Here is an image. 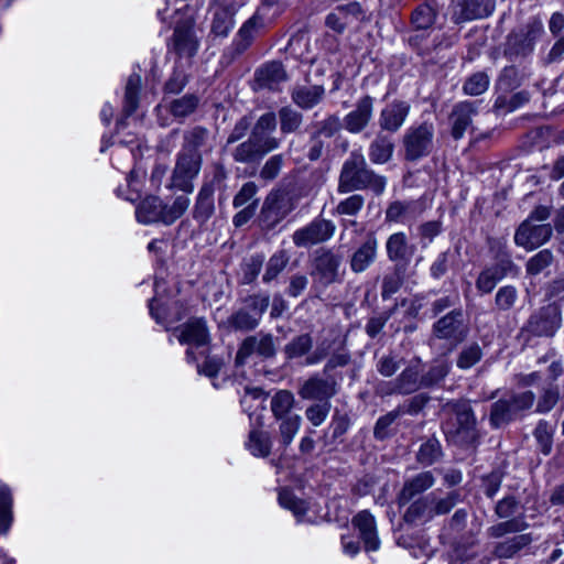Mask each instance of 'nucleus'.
Here are the masks:
<instances>
[{"label":"nucleus","mask_w":564,"mask_h":564,"mask_svg":"<svg viewBox=\"0 0 564 564\" xmlns=\"http://www.w3.org/2000/svg\"><path fill=\"white\" fill-rule=\"evenodd\" d=\"M445 420L443 432L448 443L462 447H474L479 440L477 419L467 400H452L442 406Z\"/></svg>","instance_id":"1"},{"label":"nucleus","mask_w":564,"mask_h":564,"mask_svg":"<svg viewBox=\"0 0 564 564\" xmlns=\"http://www.w3.org/2000/svg\"><path fill=\"white\" fill-rule=\"evenodd\" d=\"M386 185L387 178L368 167L364 154L352 151L341 166L337 189L346 194L368 188L376 195H381Z\"/></svg>","instance_id":"2"},{"label":"nucleus","mask_w":564,"mask_h":564,"mask_svg":"<svg viewBox=\"0 0 564 564\" xmlns=\"http://www.w3.org/2000/svg\"><path fill=\"white\" fill-rule=\"evenodd\" d=\"M207 130L200 127L194 128L184 137V149L188 154H184L178 160V189L191 193L194 189L193 180L200 170L199 148L204 145L207 138Z\"/></svg>","instance_id":"3"},{"label":"nucleus","mask_w":564,"mask_h":564,"mask_svg":"<svg viewBox=\"0 0 564 564\" xmlns=\"http://www.w3.org/2000/svg\"><path fill=\"white\" fill-rule=\"evenodd\" d=\"M434 137L433 122L424 121L409 127L402 138L405 160L417 161L430 155L434 147Z\"/></svg>","instance_id":"4"},{"label":"nucleus","mask_w":564,"mask_h":564,"mask_svg":"<svg viewBox=\"0 0 564 564\" xmlns=\"http://www.w3.org/2000/svg\"><path fill=\"white\" fill-rule=\"evenodd\" d=\"M163 197L166 202H163L162 197L148 196L145 197L135 209L137 220L141 224L163 223L171 225L176 219V199L173 195L164 194Z\"/></svg>","instance_id":"5"},{"label":"nucleus","mask_w":564,"mask_h":564,"mask_svg":"<svg viewBox=\"0 0 564 564\" xmlns=\"http://www.w3.org/2000/svg\"><path fill=\"white\" fill-rule=\"evenodd\" d=\"M269 302L268 295L254 294L246 297L245 305L228 317L227 325L235 330L254 329L267 311Z\"/></svg>","instance_id":"6"},{"label":"nucleus","mask_w":564,"mask_h":564,"mask_svg":"<svg viewBox=\"0 0 564 564\" xmlns=\"http://www.w3.org/2000/svg\"><path fill=\"white\" fill-rule=\"evenodd\" d=\"M178 341L188 346L185 352L187 362H196L198 355H205L209 351L210 335L203 318H191L183 324Z\"/></svg>","instance_id":"7"},{"label":"nucleus","mask_w":564,"mask_h":564,"mask_svg":"<svg viewBox=\"0 0 564 564\" xmlns=\"http://www.w3.org/2000/svg\"><path fill=\"white\" fill-rule=\"evenodd\" d=\"M468 334V327L464 323L462 310H453L441 317L433 325V335L437 339L446 340L451 348L460 344Z\"/></svg>","instance_id":"8"},{"label":"nucleus","mask_w":564,"mask_h":564,"mask_svg":"<svg viewBox=\"0 0 564 564\" xmlns=\"http://www.w3.org/2000/svg\"><path fill=\"white\" fill-rule=\"evenodd\" d=\"M336 231V226L332 220L315 218L306 226L296 229L293 232V243L299 248H310L329 240Z\"/></svg>","instance_id":"9"},{"label":"nucleus","mask_w":564,"mask_h":564,"mask_svg":"<svg viewBox=\"0 0 564 564\" xmlns=\"http://www.w3.org/2000/svg\"><path fill=\"white\" fill-rule=\"evenodd\" d=\"M341 257L329 249H322L316 252L313 262L312 275L315 282L326 288L341 281L340 273Z\"/></svg>","instance_id":"10"},{"label":"nucleus","mask_w":564,"mask_h":564,"mask_svg":"<svg viewBox=\"0 0 564 564\" xmlns=\"http://www.w3.org/2000/svg\"><path fill=\"white\" fill-rule=\"evenodd\" d=\"M562 325V312L555 304H547L533 313L527 329L535 336H553Z\"/></svg>","instance_id":"11"},{"label":"nucleus","mask_w":564,"mask_h":564,"mask_svg":"<svg viewBox=\"0 0 564 564\" xmlns=\"http://www.w3.org/2000/svg\"><path fill=\"white\" fill-rule=\"evenodd\" d=\"M552 232L550 224H533L531 220H524L514 234V242L525 250H533L547 242Z\"/></svg>","instance_id":"12"},{"label":"nucleus","mask_w":564,"mask_h":564,"mask_svg":"<svg viewBox=\"0 0 564 564\" xmlns=\"http://www.w3.org/2000/svg\"><path fill=\"white\" fill-rule=\"evenodd\" d=\"M155 295L150 301V314L158 324H161L166 332H173L174 314L170 311L167 303L172 299L165 288V282L156 279L154 283Z\"/></svg>","instance_id":"13"},{"label":"nucleus","mask_w":564,"mask_h":564,"mask_svg":"<svg viewBox=\"0 0 564 564\" xmlns=\"http://www.w3.org/2000/svg\"><path fill=\"white\" fill-rule=\"evenodd\" d=\"M253 354H258L264 358L272 357L275 354L272 335L259 334L257 336L247 337L239 346L236 355V364L243 365Z\"/></svg>","instance_id":"14"},{"label":"nucleus","mask_w":564,"mask_h":564,"mask_svg":"<svg viewBox=\"0 0 564 564\" xmlns=\"http://www.w3.org/2000/svg\"><path fill=\"white\" fill-rule=\"evenodd\" d=\"M539 33L540 29L528 28L510 34L506 44V56L517 61L530 55L534 50V42Z\"/></svg>","instance_id":"15"},{"label":"nucleus","mask_w":564,"mask_h":564,"mask_svg":"<svg viewBox=\"0 0 564 564\" xmlns=\"http://www.w3.org/2000/svg\"><path fill=\"white\" fill-rule=\"evenodd\" d=\"M436 478L431 470L421 471L405 479L403 487L397 496L400 507L410 503L416 496L422 495L434 486Z\"/></svg>","instance_id":"16"},{"label":"nucleus","mask_w":564,"mask_h":564,"mask_svg":"<svg viewBox=\"0 0 564 564\" xmlns=\"http://www.w3.org/2000/svg\"><path fill=\"white\" fill-rule=\"evenodd\" d=\"M490 0H453V20L456 23L482 19L491 14Z\"/></svg>","instance_id":"17"},{"label":"nucleus","mask_w":564,"mask_h":564,"mask_svg":"<svg viewBox=\"0 0 564 564\" xmlns=\"http://www.w3.org/2000/svg\"><path fill=\"white\" fill-rule=\"evenodd\" d=\"M288 80L286 72L279 62H269L254 73V90H279L281 84Z\"/></svg>","instance_id":"18"},{"label":"nucleus","mask_w":564,"mask_h":564,"mask_svg":"<svg viewBox=\"0 0 564 564\" xmlns=\"http://www.w3.org/2000/svg\"><path fill=\"white\" fill-rule=\"evenodd\" d=\"M477 104L473 101L457 102L451 112V134L455 140L464 137L467 129L471 126L473 117L477 115Z\"/></svg>","instance_id":"19"},{"label":"nucleus","mask_w":564,"mask_h":564,"mask_svg":"<svg viewBox=\"0 0 564 564\" xmlns=\"http://www.w3.org/2000/svg\"><path fill=\"white\" fill-rule=\"evenodd\" d=\"M203 31L194 23L192 13L183 26L178 25V58H192L198 51Z\"/></svg>","instance_id":"20"},{"label":"nucleus","mask_w":564,"mask_h":564,"mask_svg":"<svg viewBox=\"0 0 564 564\" xmlns=\"http://www.w3.org/2000/svg\"><path fill=\"white\" fill-rule=\"evenodd\" d=\"M373 99L365 96L356 104L354 110L344 118V127L350 133H359L362 131L372 118Z\"/></svg>","instance_id":"21"},{"label":"nucleus","mask_w":564,"mask_h":564,"mask_svg":"<svg viewBox=\"0 0 564 564\" xmlns=\"http://www.w3.org/2000/svg\"><path fill=\"white\" fill-rule=\"evenodd\" d=\"M293 209L289 198L280 193H270L262 207V218L268 227H273Z\"/></svg>","instance_id":"22"},{"label":"nucleus","mask_w":564,"mask_h":564,"mask_svg":"<svg viewBox=\"0 0 564 564\" xmlns=\"http://www.w3.org/2000/svg\"><path fill=\"white\" fill-rule=\"evenodd\" d=\"M411 106L406 101L394 100L387 105L380 112L379 124L381 129L395 132L405 122Z\"/></svg>","instance_id":"23"},{"label":"nucleus","mask_w":564,"mask_h":564,"mask_svg":"<svg viewBox=\"0 0 564 564\" xmlns=\"http://www.w3.org/2000/svg\"><path fill=\"white\" fill-rule=\"evenodd\" d=\"M352 524L358 529L366 551H377L380 546V541L373 516L367 510L360 511L354 517Z\"/></svg>","instance_id":"24"},{"label":"nucleus","mask_w":564,"mask_h":564,"mask_svg":"<svg viewBox=\"0 0 564 564\" xmlns=\"http://www.w3.org/2000/svg\"><path fill=\"white\" fill-rule=\"evenodd\" d=\"M303 399H316L328 402L336 394V382L318 377L305 381L299 391Z\"/></svg>","instance_id":"25"},{"label":"nucleus","mask_w":564,"mask_h":564,"mask_svg":"<svg viewBox=\"0 0 564 564\" xmlns=\"http://www.w3.org/2000/svg\"><path fill=\"white\" fill-rule=\"evenodd\" d=\"M324 96L325 89L321 85H296L291 90L292 101L304 110L314 108Z\"/></svg>","instance_id":"26"},{"label":"nucleus","mask_w":564,"mask_h":564,"mask_svg":"<svg viewBox=\"0 0 564 564\" xmlns=\"http://www.w3.org/2000/svg\"><path fill=\"white\" fill-rule=\"evenodd\" d=\"M378 250V240L370 235L366 241L352 253L350 259V269L355 273L366 271L376 260Z\"/></svg>","instance_id":"27"},{"label":"nucleus","mask_w":564,"mask_h":564,"mask_svg":"<svg viewBox=\"0 0 564 564\" xmlns=\"http://www.w3.org/2000/svg\"><path fill=\"white\" fill-rule=\"evenodd\" d=\"M415 247L409 243L404 232H395L389 236L386 242V251L390 261L408 263L414 253Z\"/></svg>","instance_id":"28"},{"label":"nucleus","mask_w":564,"mask_h":564,"mask_svg":"<svg viewBox=\"0 0 564 564\" xmlns=\"http://www.w3.org/2000/svg\"><path fill=\"white\" fill-rule=\"evenodd\" d=\"M434 496L427 495L413 499L409 508L406 509L403 518L408 523H416L419 521L431 520L434 516Z\"/></svg>","instance_id":"29"},{"label":"nucleus","mask_w":564,"mask_h":564,"mask_svg":"<svg viewBox=\"0 0 564 564\" xmlns=\"http://www.w3.org/2000/svg\"><path fill=\"white\" fill-rule=\"evenodd\" d=\"M495 263L486 267V269L494 275L499 283L507 276H516L519 273V268L511 259V254L505 249H500L496 254Z\"/></svg>","instance_id":"30"},{"label":"nucleus","mask_w":564,"mask_h":564,"mask_svg":"<svg viewBox=\"0 0 564 564\" xmlns=\"http://www.w3.org/2000/svg\"><path fill=\"white\" fill-rule=\"evenodd\" d=\"M165 89L166 96L156 107L158 118L160 124L163 127L170 126L176 120V99L172 96L175 91V83L173 78L166 83Z\"/></svg>","instance_id":"31"},{"label":"nucleus","mask_w":564,"mask_h":564,"mask_svg":"<svg viewBox=\"0 0 564 564\" xmlns=\"http://www.w3.org/2000/svg\"><path fill=\"white\" fill-rule=\"evenodd\" d=\"M394 143L388 135L378 134L369 145V159L375 164H384L392 158Z\"/></svg>","instance_id":"32"},{"label":"nucleus","mask_w":564,"mask_h":564,"mask_svg":"<svg viewBox=\"0 0 564 564\" xmlns=\"http://www.w3.org/2000/svg\"><path fill=\"white\" fill-rule=\"evenodd\" d=\"M394 380L397 391L400 392V394H410L423 387L422 378H420V369L415 365H410L404 368Z\"/></svg>","instance_id":"33"},{"label":"nucleus","mask_w":564,"mask_h":564,"mask_svg":"<svg viewBox=\"0 0 564 564\" xmlns=\"http://www.w3.org/2000/svg\"><path fill=\"white\" fill-rule=\"evenodd\" d=\"M141 82V76L137 73L128 77L123 99V115L126 118L130 117L139 107Z\"/></svg>","instance_id":"34"},{"label":"nucleus","mask_w":564,"mask_h":564,"mask_svg":"<svg viewBox=\"0 0 564 564\" xmlns=\"http://www.w3.org/2000/svg\"><path fill=\"white\" fill-rule=\"evenodd\" d=\"M237 9L234 6L219 7L214 13L212 31L215 35L226 36L235 25L234 15Z\"/></svg>","instance_id":"35"},{"label":"nucleus","mask_w":564,"mask_h":564,"mask_svg":"<svg viewBox=\"0 0 564 564\" xmlns=\"http://www.w3.org/2000/svg\"><path fill=\"white\" fill-rule=\"evenodd\" d=\"M531 542L532 538L530 534L514 535L506 541L498 543L495 546L494 554L498 558H510Z\"/></svg>","instance_id":"36"},{"label":"nucleus","mask_w":564,"mask_h":564,"mask_svg":"<svg viewBox=\"0 0 564 564\" xmlns=\"http://www.w3.org/2000/svg\"><path fill=\"white\" fill-rule=\"evenodd\" d=\"M248 451L256 457H267L271 452L272 442L269 433L253 430L246 443Z\"/></svg>","instance_id":"37"},{"label":"nucleus","mask_w":564,"mask_h":564,"mask_svg":"<svg viewBox=\"0 0 564 564\" xmlns=\"http://www.w3.org/2000/svg\"><path fill=\"white\" fill-rule=\"evenodd\" d=\"M443 455L441 443L437 438L431 437L421 444L416 459L424 466H431L436 463Z\"/></svg>","instance_id":"38"},{"label":"nucleus","mask_w":564,"mask_h":564,"mask_svg":"<svg viewBox=\"0 0 564 564\" xmlns=\"http://www.w3.org/2000/svg\"><path fill=\"white\" fill-rule=\"evenodd\" d=\"M197 361L193 362L196 366L197 372L208 378H215L219 373L220 369L225 365L223 358L218 356H210L209 351L205 355H198Z\"/></svg>","instance_id":"39"},{"label":"nucleus","mask_w":564,"mask_h":564,"mask_svg":"<svg viewBox=\"0 0 564 564\" xmlns=\"http://www.w3.org/2000/svg\"><path fill=\"white\" fill-rule=\"evenodd\" d=\"M290 261V256L285 250H280L273 253L265 267V272L262 276L263 282L269 283L278 278V275L286 268Z\"/></svg>","instance_id":"40"},{"label":"nucleus","mask_w":564,"mask_h":564,"mask_svg":"<svg viewBox=\"0 0 564 564\" xmlns=\"http://www.w3.org/2000/svg\"><path fill=\"white\" fill-rule=\"evenodd\" d=\"M485 556L480 555V545L457 546L454 552L453 564H486Z\"/></svg>","instance_id":"41"},{"label":"nucleus","mask_w":564,"mask_h":564,"mask_svg":"<svg viewBox=\"0 0 564 564\" xmlns=\"http://www.w3.org/2000/svg\"><path fill=\"white\" fill-rule=\"evenodd\" d=\"M294 405V395L288 390L278 391L271 399V410L276 419L290 416Z\"/></svg>","instance_id":"42"},{"label":"nucleus","mask_w":564,"mask_h":564,"mask_svg":"<svg viewBox=\"0 0 564 564\" xmlns=\"http://www.w3.org/2000/svg\"><path fill=\"white\" fill-rule=\"evenodd\" d=\"M280 129L282 133H291L296 131L303 121V116L290 106L282 107L279 110Z\"/></svg>","instance_id":"43"},{"label":"nucleus","mask_w":564,"mask_h":564,"mask_svg":"<svg viewBox=\"0 0 564 564\" xmlns=\"http://www.w3.org/2000/svg\"><path fill=\"white\" fill-rule=\"evenodd\" d=\"M516 415L509 400H498L492 404L490 412V423L494 427H499L508 423Z\"/></svg>","instance_id":"44"},{"label":"nucleus","mask_w":564,"mask_h":564,"mask_svg":"<svg viewBox=\"0 0 564 564\" xmlns=\"http://www.w3.org/2000/svg\"><path fill=\"white\" fill-rule=\"evenodd\" d=\"M451 364L445 359H437L431 365L429 371L423 375V387H430L442 381L449 372Z\"/></svg>","instance_id":"45"},{"label":"nucleus","mask_w":564,"mask_h":564,"mask_svg":"<svg viewBox=\"0 0 564 564\" xmlns=\"http://www.w3.org/2000/svg\"><path fill=\"white\" fill-rule=\"evenodd\" d=\"M279 503L282 508H285L293 512V514L300 521L307 511V503L301 499H297L290 490L282 489L279 492Z\"/></svg>","instance_id":"46"},{"label":"nucleus","mask_w":564,"mask_h":564,"mask_svg":"<svg viewBox=\"0 0 564 564\" xmlns=\"http://www.w3.org/2000/svg\"><path fill=\"white\" fill-rule=\"evenodd\" d=\"M167 172V166L166 165H163V164H158L155 165L153 172H152V176H151V182L154 186H156L158 191L164 195L165 192H169L171 193L170 195H173L174 194V185H175V182H176V166L171 171V175L169 177V180L165 182L164 184V187L162 188V181H163V177L165 176Z\"/></svg>","instance_id":"47"},{"label":"nucleus","mask_w":564,"mask_h":564,"mask_svg":"<svg viewBox=\"0 0 564 564\" xmlns=\"http://www.w3.org/2000/svg\"><path fill=\"white\" fill-rule=\"evenodd\" d=\"M12 494L7 485H0V530L7 531L12 520Z\"/></svg>","instance_id":"48"},{"label":"nucleus","mask_w":564,"mask_h":564,"mask_svg":"<svg viewBox=\"0 0 564 564\" xmlns=\"http://www.w3.org/2000/svg\"><path fill=\"white\" fill-rule=\"evenodd\" d=\"M313 346L312 337L308 334H302L293 338L284 348L288 358L294 359L307 354Z\"/></svg>","instance_id":"49"},{"label":"nucleus","mask_w":564,"mask_h":564,"mask_svg":"<svg viewBox=\"0 0 564 564\" xmlns=\"http://www.w3.org/2000/svg\"><path fill=\"white\" fill-rule=\"evenodd\" d=\"M482 357V350L477 343L465 346L459 352L456 365L459 369H469L475 366Z\"/></svg>","instance_id":"50"},{"label":"nucleus","mask_w":564,"mask_h":564,"mask_svg":"<svg viewBox=\"0 0 564 564\" xmlns=\"http://www.w3.org/2000/svg\"><path fill=\"white\" fill-rule=\"evenodd\" d=\"M232 156L237 162L249 163L261 159L264 154H262L261 150L249 138L235 149Z\"/></svg>","instance_id":"51"},{"label":"nucleus","mask_w":564,"mask_h":564,"mask_svg":"<svg viewBox=\"0 0 564 564\" xmlns=\"http://www.w3.org/2000/svg\"><path fill=\"white\" fill-rule=\"evenodd\" d=\"M280 420L281 423L279 430L281 442L283 443L284 446H289L300 430L301 416L297 414H293Z\"/></svg>","instance_id":"52"},{"label":"nucleus","mask_w":564,"mask_h":564,"mask_svg":"<svg viewBox=\"0 0 564 564\" xmlns=\"http://www.w3.org/2000/svg\"><path fill=\"white\" fill-rule=\"evenodd\" d=\"M489 87V77L484 72H478L469 76L464 83L463 90L466 95L478 96L484 94Z\"/></svg>","instance_id":"53"},{"label":"nucleus","mask_w":564,"mask_h":564,"mask_svg":"<svg viewBox=\"0 0 564 564\" xmlns=\"http://www.w3.org/2000/svg\"><path fill=\"white\" fill-rule=\"evenodd\" d=\"M263 260L264 257L261 254H256L245 260L241 264V282L243 284H250L257 279L262 269Z\"/></svg>","instance_id":"54"},{"label":"nucleus","mask_w":564,"mask_h":564,"mask_svg":"<svg viewBox=\"0 0 564 564\" xmlns=\"http://www.w3.org/2000/svg\"><path fill=\"white\" fill-rule=\"evenodd\" d=\"M553 260V253L549 249L541 250L527 262V273L530 275H536L550 267Z\"/></svg>","instance_id":"55"},{"label":"nucleus","mask_w":564,"mask_h":564,"mask_svg":"<svg viewBox=\"0 0 564 564\" xmlns=\"http://www.w3.org/2000/svg\"><path fill=\"white\" fill-rule=\"evenodd\" d=\"M403 358L393 352L382 355L376 362L377 371L383 377H392L401 367Z\"/></svg>","instance_id":"56"},{"label":"nucleus","mask_w":564,"mask_h":564,"mask_svg":"<svg viewBox=\"0 0 564 564\" xmlns=\"http://www.w3.org/2000/svg\"><path fill=\"white\" fill-rule=\"evenodd\" d=\"M364 196L354 194L339 202L333 214L340 216H356L364 207Z\"/></svg>","instance_id":"57"},{"label":"nucleus","mask_w":564,"mask_h":564,"mask_svg":"<svg viewBox=\"0 0 564 564\" xmlns=\"http://www.w3.org/2000/svg\"><path fill=\"white\" fill-rule=\"evenodd\" d=\"M553 432V426L545 421H540L534 430V437L544 455H549L552 451Z\"/></svg>","instance_id":"58"},{"label":"nucleus","mask_w":564,"mask_h":564,"mask_svg":"<svg viewBox=\"0 0 564 564\" xmlns=\"http://www.w3.org/2000/svg\"><path fill=\"white\" fill-rule=\"evenodd\" d=\"M518 300V291L512 285L500 288L495 296V305L499 311H509Z\"/></svg>","instance_id":"59"},{"label":"nucleus","mask_w":564,"mask_h":564,"mask_svg":"<svg viewBox=\"0 0 564 564\" xmlns=\"http://www.w3.org/2000/svg\"><path fill=\"white\" fill-rule=\"evenodd\" d=\"M214 212L213 192L210 188L200 189L196 204V217L205 220L212 216Z\"/></svg>","instance_id":"60"},{"label":"nucleus","mask_w":564,"mask_h":564,"mask_svg":"<svg viewBox=\"0 0 564 564\" xmlns=\"http://www.w3.org/2000/svg\"><path fill=\"white\" fill-rule=\"evenodd\" d=\"M435 20V12L432 7L422 4L412 14V23L417 30H425L432 26Z\"/></svg>","instance_id":"61"},{"label":"nucleus","mask_w":564,"mask_h":564,"mask_svg":"<svg viewBox=\"0 0 564 564\" xmlns=\"http://www.w3.org/2000/svg\"><path fill=\"white\" fill-rule=\"evenodd\" d=\"M329 411V402L316 403L305 410V416L314 426H319L327 419Z\"/></svg>","instance_id":"62"},{"label":"nucleus","mask_w":564,"mask_h":564,"mask_svg":"<svg viewBox=\"0 0 564 564\" xmlns=\"http://www.w3.org/2000/svg\"><path fill=\"white\" fill-rule=\"evenodd\" d=\"M253 143L261 150L262 154H267L279 148L280 141L274 138L271 133H257L256 131H251L249 137Z\"/></svg>","instance_id":"63"},{"label":"nucleus","mask_w":564,"mask_h":564,"mask_svg":"<svg viewBox=\"0 0 564 564\" xmlns=\"http://www.w3.org/2000/svg\"><path fill=\"white\" fill-rule=\"evenodd\" d=\"M558 400V390L552 386L544 388L538 404L536 412L546 413L551 411Z\"/></svg>","instance_id":"64"}]
</instances>
